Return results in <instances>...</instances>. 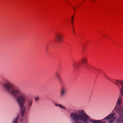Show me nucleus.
<instances>
[{
    "label": "nucleus",
    "instance_id": "obj_1",
    "mask_svg": "<svg viewBox=\"0 0 123 123\" xmlns=\"http://www.w3.org/2000/svg\"><path fill=\"white\" fill-rule=\"evenodd\" d=\"M3 86L7 92L16 98V101L20 107L21 116L23 117L25 109L30 110L32 107L33 99L29 98L26 100V94L19 89L14 88L10 81H6L3 84Z\"/></svg>",
    "mask_w": 123,
    "mask_h": 123
},
{
    "label": "nucleus",
    "instance_id": "obj_2",
    "mask_svg": "<svg viewBox=\"0 0 123 123\" xmlns=\"http://www.w3.org/2000/svg\"><path fill=\"white\" fill-rule=\"evenodd\" d=\"M122 102L121 97H119L117 101L116 105L112 112L114 111L119 115L117 120L116 123H122L123 122V108L120 107Z\"/></svg>",
    "mask_w": 123,
    "mask_h": 123
},
{
    "label": "nucleus",
    "instance_id": "obj_3",
    "mask_svg": "<svg viewBox=\"0 0 123 123\" xmlns=\"http://www.w3.org/2000/svg\"><path fill=\"white\" fill-rule=\"evenodd\" d=\"M111 82L119 88H120V84L121 85V88H120V93L123 97V81L116 80L114 82L112 81Z\"/></svg>",
    "mask_w": 123,
    "mask_h": 123
},
{
    "label": "nucleus",
    "instance_id": "obj_4",
    "mask_svg": "<svg viewBox=\"0 0 123 123\" xmlns=\"http://www.w3.org/2000/svg\"><path fill=\"white\" fill-rule=\"evenodd\" d=\"M63 35L61 33H58L55 35V42L56 44L59 43L63 39Z\"/></svg>",
    "mask_w": 123,
    "mask_h": 123
},
{
    "label": "nucleus",
    "instance_id": "obj_5",
    "mask_svg": "<svg viewBox=\"0 0 123 123\" xmlns=\"http://www.w3.org/2000/svg\"><path fill=\"white\" fill-rule=\"evenodd\" d=\"M67 93L66 88L64 87H62L60 89V97L61 98H63L65 96Z\"/></svg>",
    "mask_w": 123,
    "mask_h": 123
},
{
    "label": "nucleus",
    "instance_id": "obj_6",
    "mask_svg": "<svg viewBox=\"0 0 123 123\" xmlns=\"http://www.w3.org/2000/svg\"><path fill=\"white\" fill-rule=\"evenodd\" d=\"M54 104L56 107H58L62 110L65 111H66L67 109L64 106L60 104H58L56 103H54Z\"/></svg>",
    "mask_w": 123,
    "mask_h": 123
},
{
    "label": "nucleus",
    "instance_id": "obj_7",
    "mask_svg": "<svg viewBox=\"0 0 123 123\" xmlns=\"http://www.w3.org/2000/svg\"><path fill=\"white\" fill-rule=\"evenodd\" d=\"M87 58L85 57L82 58L81 59V63L85 67H86L87 63Z\"/></svg>",
    "mask_w": 123,
    "mask_h": 123
},
{
    "label": "nucleus",
    "instance_id": "obj_8",
    "mask_svg": "<svg viewBox=\"0 0 123 123\" xmlns=\"http://www.w3.org/2000/svg\"><path fill=\"white\" fill-rule=\"evenodd\" d=\"M18 117L17 116L16 118L14 119L12 123H18Z\"/></svg>",
    "mask_w": 123,
    "mask_h": 123
},
{
    "label": "nucleus",
    "instance_id": "obj_9",
    "mask_svg": "<svg viewBox=\"0 0 123 123\" xmlns=\"http://www.w3.org/2000/svg\"><path fill=\"white\" fill-rule=\"evenodd\" d=\"M35 100L36 101H38L39 99V97L38 96H36L35 97Z\"/></svg>",
    "mask_w": 123,
    "mask_h": 123
},
{
    "label": "nucleus",
    "instance_id": "obj_10",
    "mask_svg": "<svg viewBox=\"0 0 123 123\" xmlns=\"http://www.w3.org/2000/svg\"><path fill=\"white\" fill-rule=\"evenodd\" d=\"M77 63H74L73 65V67L74 68H76L77 67Z\"/></svg>",
    "mask_w": 123,
    "mask_h": 123
},
{
    "label": "nucleus",
    "instance_id": "obj_11",
    "mask_svg": "<svg viewBox=\"0 0 123 123\" xmlns=\"http://www.w3.org/2000/svg\"><path fill=\"white\" fill-rule=\"evenodd\" d=\"M74 16H73L72 17H71V18L72 24H73V20H74Z\"/></svg>",
    "mask_w": 123,
    "mask_h": 123
},
{
    "label": "nucleus",
    "instance_id": "obj_12",
    "mask_svg": "<svg viewBox=\"0 0 123 123\" xmlns=\"http://www.w3.org/2000/svg\"><path fill=\"white\" fill-rule=\"evenodd\" d=\"M56 76L57 78L58 79H59V78H60V76H59V74H56Z\"/></svg>",
    "mask_w": 123,
    "mask_h": 123
},
{
    "label": "nucleus",
    "instance_id": "obj_13",
    "mask_svg": "<svg viewBox=\"0 0 123 123\" xmlns=\"http://www.w3.org/2000/svg\"><path fill=\"white\" fill-rule=\"evenodd\" d=\"M105 77L108 80H110V81H112L111 80H110V78L108 77L107 76H105Z\"/></svg>",
    "mask_w": 123,
    "mask_h": 123
},
{
    "label": "nucleus",
    "instance_id": "obj_14",
    "mask_svg": "<svg viewBox=\"0 0 123 123\" xmlns=\"http://www.w3.org/2000/svg\"><path fill=\"white\" fill-rule=\"evenodd\" d=\"M72 7H73V9H74V10H75V8H74L73 6H72Z\"/></svg>",
    "mask_w": 123,
    "mask_h": 123
},
{
    "label": "nucleus",
    "instance_id": "obj_15",
    "mask_svg": "<svg viewBox=\"0 0 123 123\" xmlns=\"http://www.w3.org/2000/svg\"><path fill=\"white\" fill-rule=\"evenodd\" d=\"M73 31L74 33V30H73Z\"/></svg>",
    "mask_w": 123,
    "mask_h": 123
},
{
    "label": "nucleus",
    "instance_id": "obj_16",
    "mask_svg": "<svg viewBox=\"0 0 123 123\" xmlns=\"http://www.w3.org/2000/svg\"><path fill=\"white\" fill-rule=\"evenodd\" d=\"M20 121L21 122V119L20 120Z\"/></svg>",
    "mask_w": 123,
    "mask_h": 123
}]
</instances>
